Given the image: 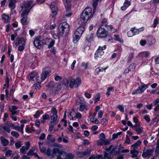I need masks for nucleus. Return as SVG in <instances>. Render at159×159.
I'll use <instances>...</instances> for the list:
<instances>
[{
	"label": "nucleus",
	"mask_w": 159,
	"mask_h": 159,
	"mask_svg": "<svg viewBox=\"0 0 159 159\" xmlns=\"http://www.w3.org/2000/svg\"><path fill=\"white\" fill-rule=\"evenodd\" d=\"M94 14L92 8L87 7L82 12L78 19V23L80 25H84Z\"/></svg>",
	"instance_id": "nucleus-1"
},
{
	"label": "nucleus",
	"mask_w": 159,
	"mask_h": 159,
	"mask_svg": "<svg viewBox=\"0 0 159 159\" xmlns=\"http://www.w3.org/2000/svg\"><path fill=\"white\" fill-rule=\"evenodd\" d=\"M63 84L65 85H69V87L71 88L74 87H78L81 83V81L80 78L77 77L76 79H74L72 77H69L68 79L65 78L63 80Z\"/></svg>",
	"instance_id": "nucleus-2"
},
{
	"label": "nucleus",
	"mask_w": 159,
	"mask_h": 159,
	"mask_svg": "<svg viewBox=\"0 0 159 159\" xmlns=\"http://www.w3.org/2000/svg\"><path fill=\"white\" fill-rule=\"evenodd\" d=\"M64 155L65 156L64 159H73L74 157V155L70 153H67V152L61 150L58 148H55L53 149V152L52 153V156L53 157H54L56 156H59L61 158V155Z\"/></svg>",
	"instance_id": "nucleus-3"
},
{
	"label": "nucleus",
	"mask_w": 159,
	"mask_h": 159,
	"mask_svg": "<svg viewBox=\"0 0 159 159\" xmlns=\"http://www.w3.org/2000/svg\"><path fill=\"white\" fill-rule=\"evenodd\" d=\"M70 29L69 25L67 23L64 22L61 23L58 26L59 35L61 37L66 36L68 34Z\"/></svg>",
	"instance_id": "nucleus-4"
},
{
	"label": "nucleus",
	"mask_w": 159,
	"mask_h": 159,
	"mask_svg": "<svg viewBox=\"0 0 159 159\" xmlns=\"http://www.w3.org/2000/svg\"><path fill=\"white\" fill-rule=\"evenodd\" d=\"M84 26L82 25L79 27L76 30L73 36V41L74 43H76L77 42L84 31L85 28Z\"/></svg>",
	"instance_id": "nucleus-5"
},
{
	"label": "nucleus",
	"mask_w": 159,
	"mask_h": 159,
	"mask_svg": "<svg viewBox=\"0 0 159 159\" xmlns=\"http://www.w3.org/2000/svg\"><path fill=\"white\" fill-rule=\"evenodd\" d=\"M97 35L98 38H105L108 36L107 31L102 27H100L98 28Z\"/></svg>",
	"instance_id": "nucleus-6"
},
{
	"label": "nucleus",
	"mask_w": 159,
	"mask_h": 159,
	"mask_svg": "<svg viewBox=\"0 0 159 159\" xmlns=\"http://www.w3.org/2000/svg\"><path fill=\"white\" fill-rule=\"evenodd\" d=\"M106 48V45H105L102 47L99 46L94 54V57L96 59L101 58L102 56L104 54V52L103 51Z\"/></svg>",
	"instance_id": "nucleus-7"
},
{
	"label": "nucleus",
	"mask_w": 159,
	"mask_h": 159,
	"mask_svg": "<svg viewBox=\"0 0 159 159\" xmlns=\"http://www.w3.org/2000/svg\"><path fill=\"white\" fill-rule=\"evenodd\" d=\"M41 37H36L34 41V46L37 48L40 49L42 47V44H46V43H44L42 40Z\"/></svg>",
	"instance_id": "nucleus-8"
},
{
	"label": "nucleus",
	"mask_w": 159,
	"mask_h": 159,
	"mask_svg": "<svg viewBox=\"0 0 159 159\" xmlns=\"http://www.w3.org/2000/svg\"><path fill=\"white\" fill-rule=\"evenodd\" d=\"M61 88L60 84L57 83L55 84L53 88L50 90V93L52 95H55L59 93Z\"/></svg>",
	"instance_id": "nucleus-9"
},
{
	"label": "nucleus",
	"mask_w": 159,
	"mask_h": 159,
	"mask_svg": "<svg viewBox=\"0 0 159 159\" xmlns=\"http://www.w3.org/2000/svg\"><path fill=\"white\" fill-rule=\"evenodd\" d=\"M39 78V75L36 72H34L30 73L29 75L28 79L32 82H36Z\"/></svg>",
	"instance_id": "nucleus-10"
},
{
	"label": "nucleus",
	"mask_w": 159,
	"mask_h": 159,
	"mask_svg": "<svg viewBox=\"0 0 159 159\" xmlns=\"http://www.w3.org/2000/svg\"><path fill=\"white\" fill-rule=\"evenodd\" d=\"M148 88L147 85L143 84L142 86H140L135 91L132 92V95H134L136 94L140 93L143 92Z\"/></svg>",
	"instance_id": "nucleus-11"
},
{
	"label": "nucleus",
	"mask_w": 159,
	"mask_h": 159,
	"mask_svg": "<svg viewBox=\"0 0 159 159\" xmlns=\"http://www.w3.org/2000/svg\"><path fill=\"white\" fill-rule=\"evenodd\" d=\"M50 8L52 11V14L51 16L52 18L54 17V16L57 14V11H58V8L57 7V4L55 2H52L50 6Z\"/></svg>",
	"instance_id": "nucleus-12"
},
{
	"label": "nucleus",
	"mask_w": 159,
	"mask_h": 159,
	"mask_svg": "<svg viewBox=\"0 0 159 159\" xmlns=\"http://www.w3.org/2000/svg\"><path fill=\"white\" fill-rule=\"evenodd\" d=\"M25 146H23L20 149V152L23 154H25L26 153V151L29 148L30 143V142L28 141L26 142L25 143Z\"/></svg>",
	"instance_id": "nucleus-13"
},
{
	"label": "nucleus",
	"mask_w": 159,
	"mask_h": 159,
	"mask_svg": "<svg viewBox=\"0 0 159 159\" xmlns=\"http://www.w3.org/2000/svg\"><path fill=\"white\" fill-rule=\"evenodd\" d=\"M153 151V149H147L146 151L143 152L142 157L144 158L150 157L152 155Z\"/></svg>",
	"instance_id": "nucleus-14"
},
{
	"label": "nucleus",
	"mask_w": 159,
	"mask_h": 159,
	"mask_svg": "<svg viewBox=\"0 0 159 159\" xmlns=\"http://www.w3.org/2000/svg\"><path fill=\"white\" fill-rule=\"evenodd\" d=\"M34 4H33V2L32 1H29L26 2L24 3V7L26 10H30L34 6Z\"/></svg>",
	"instance_id": "nucleus-15"
},
{
	"label": "nucleus",
	"mask_w": 159,
	"mask_h": 159,
	"mask_svg": "<svg viewBox=\"0 0 159 159\" xmlns=\"http://www.w3.org/2000/svg\"><path fill=\"white\" fill-rule=\"evenodd\" d=\"M114 150H111L108 153L104 152V159H111L113 157Z\"/></svg>",
	"instance_id": "nucleus-16"
},
{
	"label": "nucleus",
	"mask_w": 159,
	"mask_h": 159,
	"mask_svg": "<svg viewBox=\"0 0 159 159\" xmlns=\"http://www.w3.org/2000/svg\"><path fill=\"white\" fill-rule=\"evenodd\" d=\"M8 6L11 10H13L16 7L15 3L17 0H9Z\"/></svg>",
	"instance_id": "nucleus-17"
},
{
	"label": "nucleus",
	"mask_w": 159,
	"mask_h": 159,
	"mask_svg": "<svg viewBox=\"0 0 159 159\" xmlns=\"http://www.w3.org/2000/svg\"><path fill=\"white\" fill-rule=\"evenodd\" d=\"M131 0H125L123 6L121 7V9L122 11L125 10L126 8L130 5Z\"/></svg>",
	"instance_id": "nucleus-18"
},
{
	"label": "nucleus",
	"mask_w": 159,
	"mask_h": 159,
	"mask_svg": "<svg viewBox=\"0 0 159 159\" xmlns=\"http://www.w3.org/2000/svg\"><path fill=\"white\" fill-rule=\"evenodd\" d=\"M85 38L88 42H91L93 39V34L92 33H88L86 34Z\"/></svg>",
	"instance_id": "nucleus-19"
},
{
	"label": "nucleus",
	"mask_w": 159,
	"mask_h": 159,
	"mask_svg": "<svg viewBox=\"0 0 159 159\" xmlns=\"http://www.w3.org/2000/svg\"><path fill=\"white\" fill-rule=\"evenodd\" d=\"M147 40L148 42V44H153L155 42L154 38L152 36H147Z\"/></svg>",
	"instance_id": "nucleus-20"
},
{
	"label": "nucleus",
	"mask_w": 159,
	"mask_h": 159,
	"mask_svg": "<svg viewBox=\"0 0 159 159\" xmlns=\"http://www.w3.org/2000/svg\"><path fill=\"white\" fill-rule=\"evenodd\" d=\"M1 143L3 146H7L9 144V141L6 139L3 136H2L0 137Z\"/></svg>",
	"instance_id": "nucleus-21"
},
{
	"label": "nucleus",
	"mask_w": 159,
	"mask_h": 159,
	"mask_svg": "<svg viewBox=\"0 0 159 159\" xmlns=\"http://www.w3.org/2000/svg\"><path fill=\"white\" fill-rule=\"evenodd\" d=\"M49 74V72L48 71H44L43 72L41 77L42 81H44L48 75Z\"/></svg>",
	"instance_id": "nucleus-22"
},
{
	"label": "nucleus",
	"mask_w": 159,
	"mask_h": 159,
	"mask_svg": "<svg viewBox=\"0 0 159 159\" xmlns=\"http://www.w3.org/2000/svg\"><path fill=\"white\" fill-rule=\"evenodd\" d=\"M57 115H53V116H52L51 118L50 123L52 124L56 125L57 123Z\"/></svg>",
	"instance_id": "nucleus-23"
},
{
	"label": "nucleus",
	"mask_w": 159,
	"mask_h": 159,
	"mask_svg": "<svg viewBox=\"0 0 159 159\" xmlns=\"http://www.w3.org/2000/svg\"><path fill=\"white\" fill-rule=\"evenodd\" d=\"M144 28L143 27L139 29H136L135 27L133 28H131V31H132L133 33L134 34V35L136 34H139V31H142L143 30Z\"/></svg>",
	"instance_id": "nucleus-24"
},
{
	"label": "nucleus",
	"mask_w": 159,
	"mask_h": 159,
	"mask_svg": "<svg viewBox=\"0 0 159 159\" xmlns=\"http://www.w3.org/2000/svg\"><path fill=\"white\" fill-rule=\"evenodd\" d=\"M91 150L90 149H87L82 152H80V154L82 156H89L90 154Z\"/></svg>",
	"instance_id": "nucleus-25"
},
{
	"label": "nucleus",
	"mask_w": 159,
	"mask_h": 159,
	"mask_svg": "<svg viewBox=\"0 0 159 159\" xmlns=\"http://www.w3.org/2000/svg\"><path fill=\"white\" fill-rule=\"evenodd\" d=\"M130 152L132 154L131 157L132 158L136 157L139 153V151L134 149H133L130 150Z\"/></svg>",
	"instance_id": "nucleus-26"
},
{
	"label": "nucleus",
	"mask_w": 159,
	"mask_h": 159,
	"mask_svg": "<svg viewBox=\"0 0 159 159\" xmlns=\"http://www.w3.org/2000/svg\"><path fill=\"white\" fill-rule=\"evenodd\" d=\"M21 23L23 25H27L29 22V21L28 20L27 17H22L20 20Z\"/></svg>",
	"instance_id": "nucleus-27"
},
{
	"label": "nucleus",
	"mask_w": 159,
	"mask_h": 159,
	"mask_svg": "<svg viewBox=\"0 0 159 159\" xmlns=\"http://www.w3.org/2000/svg\"><path fill=\"white\" fill-rule=\"evenodd\" d=\"M16 40L18 41V44H21L22 45H24L25 43V41L23 38H17Z\"/></svg>",
	"instance_id": "nucleus-28"
},
{
	"label": "nucleus",
	"mask_w": 159,
	"mask_h": 159,
	"mask_svg": "<svg viewBox=\"0 0 159 159\" xmlns=\"http://www.w3.org/2000/svg\"><path fill=\"white\" fill-rule=\"evenodd\" d=\"M141 141L140 140H138L134 144L132 145L131 147L133 148V149L137 148L139 146L141 143Z\"/></svg>",
	"instance_id": "nucleus-29"
},
{
	"label": "nucleus",
	"mask_w": 159,
	"mask_h": 159,
	"mask_svg": "<svg viewBox=\"0 0 159 159\" xmlns=\"http://www.w3.org/2000/svg\"><path fill=\"white\" fill-rule=\"evenodd\" d=\"M30 11V10H24L22 12L21 16L22 17H27L28 14Z\"/></svg>",
	"instance_id": "nucleus-30"
},
{
	"label": "nucleus",
	"mask_w": 159,
	"mask_h": 159,
	"mask_svg": "<svg viewBox=\"0 0 159 159\" xmlns=\"http://www.w3.org/2000/svg\"><path fill=\"white\" fill-rule=\"evenodd\" d=\"M84 109L86 110H88L87 107L85 106L84 104H81L79 106V111H82Z\"/></svg>",
	"instance_id": "nucleus-31"
},
{
	"label": "nucleus",
	"mask_w": 159,
	"mask_h": 159,
	"mask_svg": "<svg viewBox=\"0 0 159 159\" xmlns=\"http://www.w3.org/2000/svg\"><path fill=\"white\" fill-rule=\"evenodd\" d=\"M6 124L8 126V127L11 128L12 129H14L15 126V125L13 123H11V122L9 121H8L7 122V123Z\"/></svg>",
	"instance_id": "nucleus-32"
},
{
	"label": "nucleus",
	"mask_w": 159,
	"mask_h": 159,
	"mask_svg": "<svg viewBox=\"0 0 159 159\" xmlns=\"http://www.w3.org/2000/svg\"><path fill=\"white\" fill-rule=\"evenodd\" d=\"M53 152V151H52V152ZM51 150L49 149L48 148L47 150H46V152H45V154H46L48 156L50 157L52 156V158L53 157L52 156V153L51 154Z\"/></svg>",
	"instance_id": "nucleus-33"
},
{
	"label": "nucleus",
	"mask_w": 159,
	"mask_h": 159,
	"mask_svg": "<svg viewBox=\"0 0 159 159\" xmlns=\"http://www.w3.org/2000/svg\"><path fill=\"white\" fill-rule=\"evenodd\" d=\"M2 19L4 22L7 23L8 21L9 16L4 14L2 16Z\"/></svg>",
	"instance_id": "nucleus-34"
},
{
	"label": "nucleus",
	"mask_w": 159,
	"mask_h": 159,
	"mask_svg": "<svg viewBox=\"0 0 159 159\" xmlns=\"http://www.w3.org/2000/svg\"><path fill=\"white\" fill-rule=\"evenodd\" d=\"M101 0H93V7L94 9H95L96 8L98 4V2L100 1Z\"/></svg>",
	"instance_id": "nucleus-35"
},
{
	"label": "nucleus",
	"mask_w": 159,
	"mask_h": 159,
	"mask_svg": "<svg viewBox=\"0 0 159 159\" xmlns=\"http://www.w3.org/2000/svg\"><path fill=\"white\" fill-rule=\"evenodd\" d=\"M156 154H159V140H158L157 142V146L155 150Z\"/></svg>",
	"instance_id": "nucleus-36"
},
{
	"label": "nucleus",
	"mask_w": 159,
	"mask_h": 159,
	"mask_svg": "<svg viewBox=\"0 0 159 159\" xmlns=\"http://www.w3.org/2000/svg\"><path fill=\"white\" fill-rule=\"evenodd\" d=\"M89 159H102V157L101 155L96 156L92 155L90 157Z\"/></svg>",
	"instance_id": "nucleus-37"
},
{
	"label": "nucleus",
	"mask_w": 159,
	"mask_h": 159,
	"mask_svg": "<svg viewBox=\"0 0 159 159\" xmlns=\"http://www.w3.org/2000/svg\"><path fill=\"white\" fill-rule=\"evenodd\" d=\"M114 36L115 37V39L116 40L119 41L120 43H123V41L120 38L119 36L118 35H115Z\"/></svg>",
	"instance_id": "nucleus-38"
},
{
	"label": "nucleus",
	"mask_w": 159,
	"mask_h": 159,
	"mask_svg": "<svg viewBox=\"0 0 159 159\" xmlns=\"http://www.w3.org/2000/svg\"><path fill=\"white\" fill-rule=\"evenodd\" d=\"M136 65L134 64H130L129 66V68L130 71H134L135 69Z\"/></svg>",
	"instance_id": "nucleus-39"
},
{
	"label": "nucleus",
	"mask_w": 159,
	"mask_h": 159,
	"mask_svg": "<svg viewBox=\"0 0 159 159\" xmlns=\"http://www.w3.org/2000/svg\"><path fill=\"white\" fill-rule=\"evenodd\" d=\"M11 134L13 136L17 138L19 136V133L15 131H12L11 132Z\"/></svg>",
	"instance_id": "nucleus-40"
},
{
	"label": "nucleus",
	"mask_w": 159,
	"mask_h": 159,
	"mask_svg": "<svg viewBox=\"0 0 159 159\" xmlns=\"http://www.w3.org/2000/svg\"><path fill=\"white\" fill-rule=\"evenodd\" d=\"M55 84H54V82L53 81H50L48 85H47V87H48L49 88H53L54 87V86Z\"/></svg>",
	"instance_id": "nucleus-41"
},
{
	"label": "nucleus",
	"mask_w": 159,
	"mask_h": 159,
	"mask_svg": "<svg viewBox=\"0 0 159 159\" xmlns=\"http://www.w3.org/2000/svg\"><path fill=\"white\" fill-rule=\"evenodd\" d=\"M91 121L96 124H98L99 123L98 120L95 117H92L91 119Z\"/></svg>",
	"instance_id": "nucleus-42"
},
{
	"label": "nucleus",
	"mask_w": 159,
	"mask_h": 159,
	"mask_svg": "<svg viewBox=\"0 0 159 159\" xmlns=\"http://www.w3.org/2000/svg\"><path fill=\"white\" fill-rule=\"evenodd\" d=\"M117 108L121 112H124V107L122 106L119 104L118 105L117 107Z\"/></svg>",
	"instance_id": "nucleus-43"
},
{
	"label": "nucleus",
	"mask_w": 159,
	"mask_h": 159,
	"mask_svg": "<svg viewBox=\"0 0 159 159\" xmlns=\"http://www.w3.org/2000/svg\"><path fill=\"white\" fill-rule=\"evenodd\" d=\"M101 71H102V70L100 67H98L95 69L94 71L95 74L96 75H98L99 74V73Z\"/></svg>",
	"instance_id": "nucleus-44"
},
{
	"label": "nucleus",
	"mask_w": 159,
	"mask_h": 159,
	"mask_svg": "<svg viewBox=\"0 0 159 159\" xmlns=\"http://www.w3.org/2000/svg\"><path fill=\"white\" fill-rule=\"evenodd\" d=\"M34 86L36 89H39L41 87L40 83L39 82H37L34 85Z\"/></svg>",
	"instance_id": "nucleus-45"
},
{
	"label": "nucleus",
	"mask_w": 159,
	"mask_h": 159,
	"mask_svg": "<svg viewBox=\"0 0 159 159\" xmlns=\"http://www.w3.org/2000/svg\"><path fill=\"white\" fill-rule=\"evenodd\" d=\"M15 145L17 148H20L21 146V142L19 141L17 142L16 143Z\"/></svg>",
	"instance_id": "nucleus-46"
},
{
	"label": "nucleus",
	"mask_w": 159,
	"mask_h": 159,
	"mask_svg": "<svg viewBox=\"0 0 159 159\" xmlns=\"http://www.w3.org/2000/svg\"><path fill=\"white\" fill-rule=\"evenodd\" d=\"M3 129L4 130L6 131L8 133H9L11 131V129H10V127L7 125V126H3Z\"/></svg>",
	"instance_id": "nucleus-47"
},
{
	"label": "nucleus",
	"mask_w": 159,
	"mask_h": 159,
	"mask_svg": "<svg viewBox=\"0 0 159 159\" xmlns=\"http://www.w3.org/2000/svg\"><path fill=\"white\" fill-rule=\"evenodd\" d=\"M52 37L54 39H59V38H60V37H61V36L60 35H59V32L58 35L57 34H55V33L53 34H52Z\"/></svg>",
	"instance_id": "nucleus-48"
},
{
	"label": "nucleus",
	"mask_w": 159,
	"mask_h": 159,
	"mask_svg": "<svg viewBox=\"0 0 159 159\" xmlns=\"http://www.w3.org/2000/svg\"><path fill=\"white\" fill-rule=\"evenodd\" d=\"M12 153V151L11 150H8L6 152L5 156L7 157L10 156Z\"/></svg>",
	"instance_id": "nucleus-49"
},
{
	"label": "nucleus",
	"mask_w": 159,
	"mask_h": 159,
	"mask_svg": "<svg viewBox=\"0 0 159 159\" xmlns=\"http://www.w3.org/2000/svg\"><path fill=\"white\" fill-rule=\"evenodd\" d=\"M51 112L53 115H57V111L55 107H52V108Z\"/></svg>",
	"instance_id": "nucleus-50"
},
{
	"label": "nucleus",
	"mask_w": 159,
	"mask_h": 159,
	"mask_svg": "<svg viewBox=\"0 0 159 159\" xmlns=\"http://www.w3.org/2000/svg\"><path fill=\"white\" fill-rule=\"evenodd\" d=\"M144 119L145 120L148 122H149L150 121V119L148 115H146L144 116Z\"/></svg>",
	"instance_id": "nucleus-51"
},
{
	"label": "nucleus",
	"mask_w": 159,
	"mask_h": 159,
	"mask_svg": "<svg viewBox=\"0 0 159 159\" xmlns=\"http://www.w3.org/2000/svg\"><path fill=\"white\" fill-rule=\"evenodd\" d=\"M34 153V152L33 150L30 149L27 154V155L28 156H33Z\"/></svg>",
	"instance_id": "nucleus-52"
},
{
	"label": "nucleus",
	"mask_w": 159,
	"mask_h": 159,
	"mask_svg": "<svg viewBox=\"0 0 159 159\" xmlns=\"http://www.w3.org/2000/svg\"><path fill=\"white\" fill-rule=\"evenodd\" d=\"M101 122L102 125H106L107 124L108 121L107 119L103 118L102 119Z\"/></svg>",
	"instance_id": "nucleus-53"
},
{
	"label": "nucleus",
	"mask_w": 159,
	"mask_h": 159,
	"mask_svg": "<svg viewBox=\"0 0 159 159\" xmlns=\"http://www.w3.org/2000/svg\"><path fill=\"white\" fill-rule=\"evenodd\" d=\"M105 138V135L103 133H101L100 134L99 138L101 140H104Z\"/></svg>",
	"instance_id": "nucleus-54"
},
{
	"label": "nucleus",
	"mask_w": 159,
	"mask_h": 159,
	"mask_svg": "<svg viewBox=\"0 0 159 159\" xmlns=\"http://www.w3.org/2000/svg\"><path fill=\"white\" fill-rule=\"evenodd\" d=\"M39 149L40 152L42 153H45V152H46V148L45 147H41L40 146H39Z\"/></svg>",
	"instance_id": "nucleus-55"
},
{
	"label": "nucleus",
	"mask_w": 159,
	"mask_h": 159,
	"mask_svg": "<svg viewBox=\"0 0 159 159\" xmlns=\"http://www.w3.org/2000/svg\"><path fill=\"white\" fill-rule=\"evenodd\" d=\"M143 129L142 128H140L139 126L136 130L137 133L138 134L141 133L143 131Z\"/></svg>",
	"instance_id": "nucleus-56"
},
{
	"label": "nucleus",
	"mask_w": 159,
	"mask_h": 159,
	"mask_svg": "<svg viewBox=\"0 0 159 159\" xmlns=\"http://www.w3.org/2000/svg\"><path fill=\"white\" fill-rule=\"evenodd\" d=\"M127 34L128 37H131L134 35V34L133 33L132 31L130 30L127 32Z\"/></svg>",
	"instance_id": "nucleus-57"
},
{
	"label": "nucleus",
	"mask_w": 159,
	"mask_h": 159,
	"mask_svg": "<svg viewBox=\"0 0 159 159\" xmlns=\"http://www.w3.org/2000/svg\"><path fill=\"white\" fill-rule=\"evenodd\" d=\"M103 114V112L102 111H100L98 112V118H102Z\"/></svg>",
	"instance_id": "nucleus-58"
},
{
	"label": "nucleus",
	"mask_w": 159,
	"mask_h": 159,
	"mask_svg": "<svg viewBox=\"0 0 159 159\" xmlns=\"http://www.w3.org/2000/svg\"><path fill=\"white\" fill-rule=\"evenodd\" d=\"M88 65H89V64L88 63H86L84 62H83L81 64L82 66H84V68L85 69H87L88 68Z\"/></svg>",
	"instance_id": "nucleus-59"
},
{
	"label": "nucleus",
	"mask_w": 159,
	"mask_h": 159,
	"mask_svg": "<svg viewBox=\"0 0 159 159\" xmlns=\"http://www.w3.org/2000/svg\"><path fill=\"white\" fill-rule=\"evenodd\" d=\"M55 43V41L54 40L50 42V44L48 45V48H52L54 45Z\"/></svg>",
	"instance_id": "nucleus-60"
},
{
	"label": "nucleus",
	"mask_w": 159,
	"mask_h": 159,
	"mask_svg": "<svg viewBox=\"0 0 159 159\" xmlns=\"http://www.w3.org/2000/svg\"><path fill=\"white\" fill-rule=\"evenodd\" d=\"M100 100V94L99 93L97 94L95 98V101L97 102Z\"/></svg>",
	"instance_id": "nucleus-61"
},
{
	"label": "nucleus",
	"mask_w": 159,
	"mask_h": 159,
	"mask_svg": "<svg viewBox=\"0 0 159 159\" xmlns=\"http://www.w3.org/2000/svg\"><path fill=\"white\" fill-rule=\"evenodd\" d=\"M61 78L62 77L61 76H60L57 75H55L54 79L56 81H57L61 80Z\"/></svg>",
	"instance_id": "nucleus-62"
},
{
	"label": "nucleus",
	"mask_w": 159,
	"mask_h": 159,
	"mask_svg": "<svg viewBox=\"0 0 159 159\" xmlns=\"http://www.w3.org/2000/svg\"><path fill=\"white\" fill-rule=\"evenodd\" d=\"M49 118V116L48 114H45L43 116V119L44 120L48 119Z\"/></svg>",
	"instance_id": "nucleus-63"
},
{
	"label": "nucleus",
	"mask_w": 159,
	"mask_h": 159,
	"mask_svg": "<svg viewBox=\"0 0 159 159\" xmlns=\"http://www.w3.org/2000/svg\"><path fill=\"white\" fill-rule=\"evenodd\" d=\"M45 137V134L44 133H43L42 134L41 136H40L39 138V139L40 140H43L44 139Z\"/></svg>",
	"instance_id": "nucleus-64"
}]
</instances>
